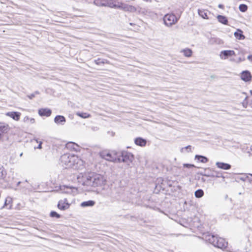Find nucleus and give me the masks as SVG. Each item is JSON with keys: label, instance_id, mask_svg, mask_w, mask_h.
I'll return each mask as SVG.
<instances>
[{"label": "nucleus", "instance_id": "f257e3e1", "mask_svg": "<svg viewBox=\"0 0 252 252\" xmlns=\"http://www.w3.org/2000/svg\"><path fill=\"white\" fill-rule=\"evenodd\" d=\"M83 185L96 187L104 184L106 182L104 176L95 172H88L83 176Z\"/></svg>", "mask_w": 252, "mask_h": 252}, {"label": "nucleus", "instance_id": "f03ea898", "mask_svg": "<svg viewBox=\"0 0 252 252\" xmlns=\"http://www.w3.org/2000/svg\"><path fill=\"white\" fill-rule=\"evenodd\" d=\"M202 239L214 247L221 249H225L227 246V242L224 239L218 237L217 235L212 234L209 232L203 233Z\"/></svg>", "mask_w": 252, "mask_h": 252}, {"label": "nucleus", "instance_id": "7ed1b4c3", "mask_svg": "<svg viewBox=\"0 0 252 252\" xmlns=\"http://www.w3.org/2000/svg\"><path fill=\"white\" fill-rule=\"evenodd\" d=\"M182 12V10L179 9L176 12V15L173 13L166 14L163 17L164 24L167 27H170L175 24L179 20Z\"/></svg>", "mask_w": 252, "mask_h": 252}, {"label": "nucleus", "instance_id": "20e7f679", "mask_svg": "<svg viewBox=\"0 0 252 252\" xmlns=\"http://www.w3.org/2000/svg\"><path fill=\"white\" fill-rule=\"evenodd\" d=\"M134 159V156L130 152L127 151H123L120 155L117 157V161L118 162L126 163L127 165L131 163Z\"/></svg>", "mask_w": 252, "mask_h": 252}, {"label": "nucleus", "instance_id": "39448f33", "mask_svg": "<svg viewBox=\"0 0 252 252\" xmlns=\"http://www.w3.org/2000/svg\"><path fill=\"white\" fill-rule=\"evenodd\" d=\"M74 155L70 154H64L61 158V161L68 167H71L74 164Z\"/></svg>", "mask_w": 252, "mask_h": 252}, {"label": "nucleus", "instance_id": "423d86ee", "mask_svg": "<svg viewBox=\"0 0 252 252\" xmlns=\"http://www.w3.org/2000/svg\"><path fill=\"white\" fill-rule=\"evenodd\" d=\"M99 155L102 158L110 161H117V156L115 154H112L106 151H103L99 153Z\"/></svg>", "mask_w": 252, "mask_h": 252}, {"label": "nucleus", "instance_id": "0eeeda50", "mask_svg": "<svg viewBox=\"0 0 252 252\" xmlns=\"http://www.w3.org/2000/svg\"><path fill=\"white\" fill-rule=\"evenodd\" d=\"M157 182L158 183H156L155 185L154 190L155 193H158L159 191H160V190H166V180H164L162 178H160L157 179Z\"/></svg>", "mask_w": 252, "mask_h": 252}, {"label": "nucleus", "instance_id": "6e6552de", "mask_svg": "<svg viewBox=\"0 0 252 252\" xmlns=\"http://www.w3.org/2000/svg\"><path fill=\"white\" fill-rule=\"evenodd\" d=\"M117 9L130 12H135L136 11V8L135 6L122 2H118Z\"/></svg>", "mask_w": 252, "mask_h": 252}, {"label": "nucleus", "instance_id": "1a4fd4ad", "mask_svg": "<svg viewBox=\"0 0 252 252\" xmlns=\"http://www.w3.org/2000/svg\"><path fill=\"white\" fill-rule=\"evenodd\" d=\"M70 205L71 204L68 202L67 199L66 198H64L63 199L60 200L58 201L57 207L61 211H65L70 207Z\"/></svg>", "mask_w": 252, "mask_h": 252}, {"label": "nucleus", "instance_id": "9d476101", "mask_svg": "<svg viewBox=\"0 0 252 252\" xmlns=\"http://www.w3.org/2000/svg\"><path fill=\"white\" fill-rule=\"evenodd\" d=\"M10 129L8 124L0 122V140H1L4 134L7 133Z\"/></svg>", "mask_w": 252, "mask_h": 252}, {"label": "nucleus", "instance_id": "9b49d317", "mask_svg": "<svg viewBox=\"0 0 252 252\" xmlns=\"http://www.w3.org/2000/svg\"><path fill=\"white\" fill-rule=\"evenodd\" d=\"M241 79L245 82H248L252 80V75L249 70L243 71L241 73Z\"/></svg>", "mask_w": 252, "mask_h": 252}, {"label": "nucleus", "instance_id": "f8f14e48", "mask_svg": "<svg viewBox=\"0 0 252 252\" xmlns=\"http://www.w3.org/2000/svg\"><path fill=\"white\" fill-rule=\"evenodd\" d=\"M235 55V53L233 50H226L221 51L220 53V56L221 59L225 60Z\"/></svg>", "mask_w": 252, "mask_h": 252}, {"label": "nucleus", "instance_id": "ddd939ff", "mask_svg": "<svg viewBox=\"0 0 252 252\" xmlns=\"http://www.w3.org/2000/svg\"><path fill=\"white\" fill-rule=\"evenodd\" d=\"M65 147L69 150L77 152L80 151V147L74 142H68L65 145Z\"/></svg>", "mask_w": 252, "mask_h": 252}, {"label": "nucleus", "instance_id": "4468645a", "mask_svg": "<svg viewBox=\"0 0 252 252\" xmlns=\"http://www.w3.org/2000/svg\"><path fill=\"white\" fill-rule=\"evenodd\" d=\"M52 110L48 108H42L38 110V114L40 117H49L52 114Z\"/></svg>", "mask_w": 252, "mask_h": 252}, {"label": "nucleus", "instance_id": "2eb2a0df", "mask_svg": "<svg viewBox=\"0 0 252 252\" xmlns=\"http://www.w3.org/2000/svg\"><path fill=\"white\" fill-rule=\"evenodd\" d=\"M5 115L11 118L15 121H19L20 119L21 113L17 111H11L7 112Z\"/></svg>", "mask_w": 252, "mask_h": 252}, {"label": "nucleus", "instance_id": "dca6fc26", "mask_svg": "<svg viewBox=\"0 0 252 252\" xmlns=\"http://www.w3.org/2000/svg\"><path fill=\"white\" fill-rule=\"evenodd\" d=\"M100 4L102 6L108 7L113 8H117L118 3H115V0H106L105 2Z\"/></svg>", "mask_w": 252, "mask_h": 252}, {"label": "nucleus", "instance_id": "f3484780", "mask_svg": "<svg viewBox=\"0 0 252 252\" xmlns=\"http://www.w3.org/2000/svg\"><path fill=\"white\" fill-rule=\"evenodd\" d=\"M210 171L212 172V173L209 174V177L222 178L223 179V181H224L225 177L223 176V173L221 172L216 171L213 168H212V170Z\"/></svg>", "mask_w": 252, "mask_h": 252}, {"label": "nucleus", "instance_id": "a211bd4d", "mask_svg": "<svg viewBox=\"0 0 252 252\" xmlns=\"http://www.w3.org/2000/svg\"><path fill=\"white\" fill-rule=\"evenodd\" d=\"M55 123L57 125H63L66 122V118L63 115H57L54 120Z\"/></svg>", "mask_w": 252, "mask_h": 252}, {"label": "nucleus", "instance_id": "6ab92c4d", "mask_svg": "<svg viewBox=\"0 0 252 252\" xmlns=\"http://www.w3.org/2000/svg\"><path fill=\"white\" fill-rule=\"evenodd\" d=\"M216 165L220 169L226 170L230 169L231 167V165L230 164L223 162L217 161L216 163Z\"/></svg>", "mask_w": 252, "mask_h": 252}, {"label": "nucleus", "instance_id": "aec40b11", "mask_svg": "<svg viewBox=\"0 0 252 252\" xmlns=\"http://www.w3.org/2000/svg\"><path fill=\"white\" fill-rule=\"evenodd\" d=\"M194 160H196L197 162L205 163L208 162L209 158L203 155H196L194 157Z\"/></svg>", "mask_w": 252, "mask_h": 252}, {"label": "nucleus", "instance_id": "412c9836", "mask_svg": "<svg viewBox=\"0 0 252 252\" xmlns=\"http://www.w3.org/2000/svg\"><path fill=\"white\" fill-rule=\"evenodd\" d=\"M235 37L238 40H244L246 36L243 34V31L240 29H237L234 33Z\"/></svg>", "mask_w": 252, "mask_h": 252}, {"label": "nucleus", "instance_id": "4be33fe9", "mask_svg": "<svg viewBox=\"0 0 252 252\" xmlns=\"http://www.w3.org/2000/svg\"><path fill=\"white\" fill-rule=\"evenodd\" d=\"M147 143V141L145 139H144L142 137H136L134 139V143L138 146H144L146 145Z\"/></svg>", "mask_w": 252, "mask_h": 252}, {"label": "nucleus", "instance_id": "5701e85b", "mask_svg": "<svg viewBox=\"0 0 252 252\" xmlns=\"http://www.w3.org/2000/svg\"><path fill=\"white\" fill-rule=\"evenodd\" d=\"M12 198L9 196L7 197L5 199L3 206L1 208V209H3L4 207H6L8 209H12Z\"/></svg>", "mask_w": 252, "mask_h": 252}, {"label": "nucleus", "instance_id": "b1692460", "mask_svg": "<svg viewBox=\"0 0 252 252\" xmlns=\"http://www.w3.org/2000/svg\"><path fill=\"white\" fill-rule=\"evenodd\" d=\"M95 204V202L94 200H89L82 202L80 204V206L83 208H86L88 207H93Z\"/></svg>", "mask_w": 252, "mask_h": 252}, {"label": "nucleus", "instance_id": "393cba45", "mask_svg": "<svg viewBox=\"0 0 252 252\" xmlns=\"http://www.w3.org/2000/svg\"><path fill=\"white\" fill-rule=\"evenodd\" d=\"M217 18L220 23L224 25H228V21L226 16L221 15H218L217 17Z\"/></svg>", "mask_w": 252, "mask_h": 252}, {"label": "nucleus", "instance_id": "a878e982", "mask_svg": "<svg viewBox=\"0 0 252 252\" xmlns=\"http://www.w3.org/2000/svg\"><path fill=\"white\" fill-rule=\"evenodd\" d=\"M208 11L204 9H198V15L201 17L202 18L204 19H209V17L208 16Z\"/></svg>", "mask_w": 252, "mask_h": 252}, {"label": "nucleus", "instance_id": "bb28decb", "mask_svg": "<svg viewBox=\"0 0 252 252\" xmlns=\"http://www.w3.org/2000/svg\"><path fill=\"white\" fill-rule=\"evenodd\" d=\"M94 63L97 65H101L104 64H109L110 62L106 59L97 58L94 60Z\"/></svg>", "mask_w": 252, "mask_h": 252}, {"label": "nucleus", "instance_id": "cd10ccee", "mask_svg": "<svg viewBox=\"0 0 252 252\" xmlns=\"http://www.w3.org/2000/svg\"><path fill=\"white\" fill-rule=\"evenodd\" d=\"M209 42L211 44H221L223 43L222 40L218 37H212L210 39Z\"/></svg>", "mask_w": 252, "mask_h": 252}, {"label": "nucleus", "instance_id": "c85d7f7f", "mask_svg": "<svg viewBox=\"0 0 252 252\" xmlns=\"http://www.w3.org/2000/svg\"><path fill=\"white\" fill-rule=\"evenodd\" d=\"M72 187L66 185H63L60 186L61 190L63 192L68 193L71 191Z\"/></svg>", "mask_w": 252, "mask_h": 252}, {"label": "nucleus", "instance_id": "c756f323", "mask_svg": "<svg viewBox=\"0 0 252 252\" xmlns=\"http://www.w3.org/2000/svg\"><path fill=\"white\" fill-rule=\"evenodd\" d=\"M181 52H182L184 55L186 57H190L192 55V50L188 48L183 49Z\"/></svg>", "mask_w": 252, "mask_h": 252}, {"label": "nucleus", "instance_id": "7c9ffc66", "mask_svg": "<svg viewBox=\"0 0 252 252\" xmlns=\"http://www.w3.org/2000/svg\"><path fill=\"white\" fill-rule=\"evenodd\" d=\"M204 171H198L196 173V175L209 177V174H207V171H211L212 168L210 167H207L204 168Z\"/></svg>", "mask_w": 252, "mask_h": 252}, {"label": "nucleus", "instance_id": "2f4dec72", "mask_svg": "<svg viewBox=\"0 0 252 252\" xmlns=\"http://www.w3.org/2000/svg\"><path fill=\"white\" fill-rule=\"evenodd\" d=\"M204 194V192L203 189H198L194 192V196L196 198H200L202 197Z\"/></svg>", "mask_w": 252, "mask_h": 252}, {"label": "nucleus", "instance_id": "473e14b6", "mask_svg": "<svg viewBox=\"0 0 252 252\" xmlns=\"http://www.w3.org/2000/svg\"><path fill=\"white\" fill-rule=\"evenodd\" d=\"M76 115L83 119L88 118L91 117V115L90 114L82 112H77Z\"/></svg>", "mask_w": 252, "mask_h": 252}, {"label": "nucleus", "instance_id": "72a5a7b5", "mask_svg": "<svg viewBox=\"0 0 252 252\" xmlns=\"http://www.w3.org/2000/svg\"><path fill=\"white\" fill-rule=\"evenodd\" d=\"M50 217L51 218H55L56 219H60L61 218L62 216L58 213L55 211H52L50 213L49 215Z\"/></svg>", "mask_w": 252, "mask_h": 252}, {"label": "nucleus", "instance_id": "f704fd0d", "mask_svg": "<svg viewBox=\"0 0 252 252\" xmlns=\"http://www.w3.org/2000/svg\"><path fill=\"white\" fill-rule=\"evenodd\" d=\"M239 9L241 12H245L248 9V6L245 4H240L239 6Z\"/></svg>", "mask_w": 252, "mask_h": 252}, {"label": "nucleus", "instance_id": "c9c22d12", "mask_svg": "<svg viewBox=\"0 0 252 252\" xmlns=\"http://www.w3.org/2000/svg\"><path fill=\"white\" fill-rule=\"evenodd\" d=\"M183 166L184 168H189V169L191 168H199V167L196 166L193 164H191V163H184L183 164Z\"/></svg>", "mask_w": 252, "mask_h": 252}, {"label": "nucleus", "instance_id": "e433bc0d", "mask_svg": "<svg viewBox=\"0 0 252 252\" xmlns=\"http://www.w3.org/2000/svg\"><path fill=\"white\" fill-rule=\"evenodd\" d=\"M195 180H196L198 181L200 180L201 182L203 183H204L206 182V180L204 177H201L200 176H197V175H196L195 176Z\"/></svg>", "mask_w": 252, "mask_h": 252}, {"label": "nucleus", "instance_id": "4c0bfd02", "mask_svg": "<svg viewBox=\"0 0 252 252\" xmlns=\"http://www.w3.org/2000/svg\"><path fill=\"white\" fill-rule=\"evenodd\" d=\"M247 98H248V96H247L242 102L243 106L244 108H247L248 106V102Z\"/></svg>", "mask_w": 252, "mask_h": 252}, {"label": "nucleus", "instance_id": "58836bf2", "mask_svg": "<svg viewBox=\"0 0 252 252\" xmlns=\"http://www.w3.org/2000/svg\"><path fill=\"white\" fill-rule=\"evenodd\" d=\"M183 149H186L187 151V152H191V146L190 145H188L184 148H182V151L183 150Z\"/></svg>", "mask_w": 252, "mask_h": 252}, {"label": "nucleus", "instance_id": "ea45409f", "mask_svg": "<svg viewBox=\"0 0 252 252\" xmlns=\"http://www.w3.org/2000/svg\"><path fill=\"white\" fill-rule=\"evenodd\" d=\"M24 119L30 120V123L31 124H33L35 123V119L34 118H30L28 116H26V117H25Z\"/></svg>", "mask_w": 252, "mask_h": 252}, {"label": "nucleus", "instance_id": "a19ab883", "mask_svg": "<svg viewBox=\"0 0 252 252\" xmlns=\"http://www.w3.org/2000/svg\"><path fill=\"white\" fill-rule=\"evenodd\" d=\"M246 176L245 177H240L239 179L240 180L243 181H246V180H248V178H249V175H248V174L247 175H245Z\"/></svg>", "mask_w": 252, "mask_h": 252}, {"label": "nucleus", "instance_id": "79ce46f5", "mask_svg": "<svg viewBox=\"0 0 252 252\" xmlns=\"http://www.w3.org/2000/svg\"><path fill=\"white\" fill-rule=\"evenodd\" d=\"M94 3L97 5V6H102L100 4L101 3H103V2H100L99 1V0H95L94 1Z\"/></svg>", "mask_w": 252, "mask_h": 252}, {"label": "nucleus", "instance_id": "37998d69", "mask_svg": "<svg viewBox=\"0 0 252 252\" xmlns=\"http://www.w3.org/2000/svg\"><path fill=\"white\" fill-rule=\"evenodd\" d=\"M6 174L5 171H0V178H3Z\"/></svg>", "mask_w": 252, "mask_h": 252}, {"label": "nucleus", "instance_id": "c03bdc74", "mask_svg": "<svg viewBox=\"0 0 252 252\" xmlns=\"http://www.w3.org/2000/svg\"><path fill=\"white\" fill-rule=\"evenodd\" d=\"M248 175L251 176V177L249 176L248 181L250 183H251L252 182V174L249 173Z\"/></svg>", "mask_w": 252, "mask_h": 252}, {"label": "nucleus", "instance_id": "a18cd8bd", "mask_svg": "<svg viewBox=\"0 0 252 252\" xmlns=\"http://www.w3.org/2000/svg\"><path fill=\"white\" fill-rule=\"evenodd\" d=\"M166 186H168L169 187H172V184H171V181L170 180H166Z\"/></svg>", "mask_w": 252, "mask_h": 252}, {"label": "nucleus", "instance_id": "49530a36", "mask_svg": "<svg viewBox=\"0 0 252 252\" xmlns=\"http://www.w3.org/2000/svg\"><path fill=\"white\" fill-rule=\"evenodd\" d=\"M34 97H35V94L33 93H32L30 95H28V97L31 99H32Z\"/></svg>", "mask_w": 252, "mask_h": 252}, {"label": "nucleus", "instance_id": "de8ad7c7", "mask_svg": "<svg viewBox=\"0 0 252 252\" xmlns=\"http://www.w3.org/2000/svg\"><path fill=\"white\" fill-rule=\"evenodd\" d=\"M247 59L252 63V54L248 56Z\"/></svg>", "mask_w": 252, "mask_h": 252}, {"label": "nucleus", "instance_id": "09e8293b", "mask_svg": "<svg viewBox=\"0 0 252 252\" xmlns=\"http://www.w3.org/2000/svg\"><path fill=\"white\" fill-rule=\"evenodd\" d=\"M42 141H40L39 143V144L38 145L37 147H36V148L37 149H41L42 148Z\"/></svg>", "mask_w": 252, "mask_h": 252}, {"label": "nucleus", "instance_id": "8fccbe9b", "mask_svg": "<svg viewBox=\"0 0 252 252\" xmlns=\"http://www.w3.org/2000/svg\"><path fill=\"white\" fill-rule=\"evenodd\" d=\"M218 7L220 9H224V6L222 4H219L218 5Z\"/></svg>", "mask_w": 252, "mask_h": 252}, {"label": "nucleus", "instance_id": "3c124183", "mask_svg": "<svg viewBox=\"0 0 252 252\" xmlns=\"http://www.w3.org/2000/svg\"><path fill=\"white\" fill-rule=\"evenodd\" d=\"M21 183V181H18L16 183V187H18Z\"/></svg>", "mask_w": 252, "mask_h": 252}, {"label": "nucleus", "instance_id": "603ef678", "mask_svg": "<svg viewBox=\"0 0 252 252\" xmlns=\"http://www.w3.org/2000/svg\"><path fill=\"white\" fill-rule=\"evenodd\" d=\"M33 94H35H35H39V92L38 91H35V92L33 93Z\"/></svg>", "mask_w": 252, "mask_h": 252}, {"label": "nucleus", "instance_id": "864d4df0", "mask_svg": "<svg viewBox=\"0 0 252 252\" xmlns=\"http://www.w3.org/2000/svg\"><path fill=\"white\" fill-rule=\"evenodd\" d=\"M250 106L252 108V100L251 101L250 103Z\"/></svg>", "mask_w": 252, "mask_h": 252}, {"label": "nucleus", "instance_id": "5fc2aeb1", "mask_svg": "<svg viewBox=\"0 0 252 252\" xmlns=\"http://www.w3.org/2000/svg\"><path fill=\"white\" fill-rule=\"evenodd\" d=\"M211 173H212V172H211L210 171H207V174H211Z\"/></svg>", "mask_w": 252, "mask_h": 252}, {"label": "nucleus", "instance_id": "6e6d98bb", "mask_svg": "<svg viewBox=\"0 0 252 252\" xmlns=\"http://www.w3.org/2000/svg\"><path fill=\"white\" fill-rule=\"evenodd\" d=\"M129 25H134V24H133V23H129Z\"/></svg>", "mask_w": 252, "mask_h": 252}, {"label": "nucleus", "instance_id": "4d7b16f0", "mask_svg": "<svg viewBox=\"0 0 252 252\" xmlns=\"http://www.w3.org/2000/svg\"><path fill=\"white\" fill-rule=\"evenodd\" d=\"M22 155H23V153H21L20 154V157H22Z\"/></svg>", "mask_w": 252, "mask_h": 252}, {"label": "nucleus", "instance_id": "13d9d810", "mask_svg": "<svg viewBox=\"0 0 252 252\" xmlns=\"http://www.w3.org/2000/svg\"><path fill=\"white\" fill-rule=\"evenodd\" d=\"M0 171H4V170L0 167Z\"/></svg>", "mask_w": 252, "mask_h": 252}, {"label": "nucleus", "instance_id": "bf43d9fd", "mask_svg": "<svg viewBox=\"0 0 252 252\" xmlns=\"http://www.w3.org/2000/svg\"><path fill=\"white\" fill-rule=\"evenodd\" d=\"M239 60V61H242V60H241V58H240Z\"/></svg>", "mask_w": 252, "mask_h": 252}, {"label": "nucleus", "instance_id": "052dcab7", "mask_svg": "<svg viewBox=\"0 0 252 252\" xmlns=\"http://www.w3.org/2000/svg\"><path fill=\"white\" fill-rule=\"evenodd\" d=\"M250 93L252 94V91H250Z\"/></svg>", "mask_w": 252, "mask_h": 252}, {"label": "nucleus", "instance_id": "680f3d73", "mask_svg": "<svg viewBox=\"0 0 252 252\" xmlns=\"http://www.w3.org/2000/svg\"><path fill=\"white\" fill-rule=\"evenodd\" d=\"M251 150L252 151V146L251 147Z\"/></svg>", "mask_w": 252, "mask_h": 252}, {"label": "nucleus", "instance_id": "e2e57ef3", "mask_svg": "<svg viewBox=\"0 0 252 252\" xmlns=\"http://www.w3.org/2000/svg\"><path fill=\"white\" fill-rule=\"evenodd\" d=\"M104 1L106 0H103Z\"/></svg>", "mask_w": 252, "mask_h": 252}]
</instances>
